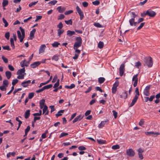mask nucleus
Listing matches in <instances>:
<instances>
[{
    "label": "nucleus",
    "instance_id": "0eeeda50",
    "mask_svg": "<svg viewBox=\"0 0 160 160\" xmlns=\"http://www.w3.org/2000/svg\"><path fill=\"white\" fill-rule=\"evenodd\" d=\"M125 66L124 64H122L119 68V74L121 76H122L123 75V74L124 72L125 68H124Z\"/></svg>",
    "mask_w": 160,
    "mask_h": 160
},
{
    "label": "nucleus",
    "instance_id": "f257e3e1",
    "mask_svg": "<svg viewBox=\"0 0 160 160\" xmlns=\"http://www.w3.org/2000/svg\"><path fill=\"white\" fill-rule=\"evenodd\" d=\"M19 29L22 33V36H21V32L19 31H17V34L18 38L20 39V42H22L25 37V31L24 29L21 27L19 28Z\"/></svg>",
    "mask_w": 160,
    "mask_h": 160
},
{
    "label": "nucleus",
    "instance_id": "dca6fc26",
    "mask_svg": "<svg viewBox=\"0 0 160 160\" xmlns=\"http://www.w3.org/2000/svg\"><path fill=\"white\" fill-rule=\"evenodd\" d=\"M48 107L46 105H45L43 109V114L45 113V115H48L49 113V111L48 110Z\"/></svg>",
    "mask_w": 160,
    "mask_h": 160
},
{
    "label": "nucleus",
    "instance_id": "8fccbe9b",
    "mask_svg": "<svg viewBox=\"0 0 160 160\" xmlns=\"http://www.w3.org/2000/svg\"><path fill=\"white\" fill-rule=\"evenodd\" d=\"M145 22H142L140 24V25L137 28V30H138L142 28L145 24Z\"/></svg>",
    "mask_w": 160,
    "mask_h": 160
},
{
    "label": "nucleus",
    "instance_id": "58836bf2",
    "mask_svg": "<svg viewBox=\"0 0 160 160\" xmlns=\"http://www.w3.org/2000/svg\"><path fill=\"white\" fill-rule=\"evenodd\" d=\"M68 135V133L64 132H62L61 133L60 135L59 136V138H61L62 137H64Z\"/></svg>",
    "mask_w": 160,
    "mask_h": 160
},
{
    "label": "nucleus",
    "instance_id": "338daca9",
    "mask_svg": "<svg viewBox=\"0 0 160 160\" xmlns=\"http://www.w3.org/2000/svg\"><path fill=\"white\" fill-rule=\"evenodd\" d=\"M0 89L2 91H5L6 90V87H5V86L3 85L0 86Z\"/></svg>",
    "mask_w": 160,
    "mask_h": 160
},
{
    "label": "nucleus",
    "instance_id": "4468645a",
    "mask_svg": "<svg viewBox=\"0 0 160 160\" xmlns=\"http://www.w3.org/2000/svg\"><path fill=\"white\" fill-rule=\"evenodd\" d=\"M138 98V97L136 96H134V98L132 99V101L129 106V107H132L134 105L136 102Z\"/></svg>",
    "mask_w": 160,
    "mask_h": 160
},
{
    "label": "nucleus",
    "instance_id": "680f3d73",
    "mask_svg": "<svg viewBox=\"0 0 160 160\" xmlns=\"http://www.w3.org/2000/svg\"><path fill=\"white\" fill-rule=\"evenodd\" d=\"M30 127L29 126H27V128L25 129V133H26V134H27V133H28V132L30 131Z\"/></svg>",
    "mask_w": 160,
    "mask_h": 160
},
{
    "label": "nucleus",
    "instance_id": "c756f323",
    "mask_svg": "<svg viewBox=\"0 0 160 160\" xmlns=\"http://www.w3.org/2000/svg\"><path fill=\"white\" fill-rule=\"evenodd\" d=\"M106 122V121H103L101 122L99 124L98 127L99 128H102L105 124Z\"/></svg>",
    "mask_w": 160,
    "mask_h": 160
},
{
    "label": "nucleus",
    "instance_id": "cd10ccee",
    "mask_svg": "<svg viewBox=\"0 0 160 160\" xmlns=\"http://www.w3.org/2000/svg\"><path fill=\"white\" fill-rule=\"evenodd\" d=\"M64 30L63 29H58V36L60 37L61 35L64 32Z\"/></svg>",
    "mask_w": 160,
    "mask_h": 160
},
{
    "label": "nucleus",
    "instance_id": "4d7b16f0",
    "mask_svg": "<svg viewBox=\"0 0 160 160\" xmlns=\"http://www.w3.org/2000/svg\"><path fill=\"white\" fill-rule=\"evenodd\" d=\"M94 26L98 28L102 27V25L100 23L98 22H95L94 23Z\"/></svg>",
    "mask_w": 160,
    "mask_h": 160
},
{
    "label": "nucleus",
    "instance_id": "39448f33",
    "mask_svg": "<svg viewBox=\"0 0 160 160\" xmlns=\"http://www.w3.org/2000/svg\"><path fill=\"white\" fill-rule=\"evenodd\" d=\"M150 86H147L145 88L143 91V94L146 96H148L150 95L149 89Z\"/></svg>",
    "mask_w": 160,
    "mask_h": 160
},
{
    "label": "nucleus",
    "instance_id": "c85d7f7f",
    "mask_svg": "<svg viewBox=\"0 0 160 160\" xmlns=\"http://www.w3.org/2000/svg\"><path fill=\"white\" fill-rule=\"evenodd\" d=\"M97 141L98 143L99 144H104L106 143V141L105 140H103L101 139H97Z\"/></svg>",
    "mask_w": 160,
    "mask_h": 160
},
{
    "label": "nucleus",
    "instance_id": "7c9ffc66",
    "mask_svg": "<svg viewBox=\"0 0 160 160\" xmlns=\"http://www.w3.org/2000/svg\"><path fill=\"white\" fill-rule=\"evenodd\" d=\"M8 2L7 0H3L2 2V6L3 7L6 6L8 4Z\"/></svg>",
    "mask_w": 160,
    "mask_h": 160
},
{
    "label": "nucleus",
    "instance_id": "bf43d9fd",
    "mask_svg": "<svg viewBox=\"0 0 160 160\" xmlns=\"http://www.w3.org/2000/svg\"><path fill=\"white\" fill-rule=\"evenodd\" d=\"M36 19L35 20V21L36 22H37L39 20H40L42 17V16H38V15L36 16Z\"/></svg>",
    "mask_w": 160,
    "mask_h": 160
},
{
    "label": "nucleus",
    "instance_id": "864d4df0",
    "mask_svg": "<svg viewBox=\"0 0 160 160\" xmlns=\"http://www.w3.org/2000/svg\"><path fill=\"white\" fill-rule=\"evenodd\" d=\"M64 17H65V16L63 14H61L60 15L58 16V20L62 19L64 18Z\"/></svg>",
    "mask_w": 160,
    "mask_h": 160
},
{
    "label": "nucleus",
    "instance_id": "0e129e2a",
    "mask_svg": "<svg viewBox=\"0 0 160 160\" xmlns=\"http://www.w3.org/2000/svg\"><path fill=\"white\" fill-rule=\"evenodd\" d=\"M112 112H113V115L114 116V118H116L117 117V112L115 110H113Z\"/></svg>",
    "mask_w": 160,
    "mask_h": 160
},
{
    "label": "nucleus",
    "instance_id": "bb28decb",
    "mask_svg": "<svg viewBox=\"0 0 160 160\" xmlns=\"http://www.w3.org/2000/svg\"><path fill=\"white\" fill-rule=\"evenodd\" d=\"M76 42H75L82 44V40L81 37H77L76 38Z\"/></svg>",
    "mask_w": 160,
    "mask_h": 160
},
{
    "label": "nucleus",
    "instance_id": "e2e57ef3",
    "mask_svg": "<svg viewBox=\"0 0 160 160\" xmlns=\"http://www.w3.org/2000/svg\"><path fill=\"white\" fill-rule=\"evenodd\" d=\"M34 94L33 92H31L29 93L28 95V98L30 99L32 98L34 96Z\"/></svg>",
    "mask_w": 160,
    "mask_h": 160
},
{
    "label": "nucleus",
    "instance_id": "4be33fe9",
    "mask_svg": "<svg viewBox=\"0 0 160 160\" xmlns=\"http://www.w3.org/2000/svg\"><path fill=\"white\" fill-rule=\"evenodd\" d=\"M64 110H62L59 111L57 113L55 114V116L57 118H58V117L62 115V114L64 113Z\"/></svg>",
    "mask_w": 160,
    "mask_h": 160
},
{
    "label": "nucleus",
    "instance_id": "3c124183",
    "mask_svg": "<svg viewBox=\"0 0 160 160\" xmlns=\"http://www.w3.org/2000/svg\"><path fill=\"white\" fill-rule=\"evenodd\" d=\"M38 2V1L37 2H32L29 4V6L30 7H31L32 6L35 5Z\"/></svg>",
    "mask_w": 160,
    "mask_h": 160
},
{
    "label": "nucleus",
    "instance_id": "f704fd0d",
    "mask_svg": "<svg viewBox=\"0 0 160 160\" xmlns=\"http://www.w3.org/2000/svg\"><path fill=\"white\" fill-rule=\"evenodd\" d=\"M18 75L17 77V78L19 79H22L24 78V74H17Z\"/></svg>",
    "mask_w": 160,
    "mask_h": 160
},
{
    "label": "nucleus",
    "instance_id": "6ab92c4d",
    "mask_svg": "<svg viewBox=\"0 0 160 160\" xmlns=\"http://www.w3.org/2000/svg\"><path fill=\"white\" fill-rule=\"evenodd\" d=\"M57 9L58 10V12L60 13H62L65 10V8L64 7L62 8L61 6L58 7Z\"/></svg>",
    "mask_w": 160,
    "mask_h": 160
},
{
    "label": "nucleus",
    "instance_id": "473e14b6",
    "mask_svg": "<svg viewBox=\"0 0 160 160\" xmlns=\"http://www.w3.org/2000/svg\"><path fill=\"white\" fill-rule=\"evenodd\" d=\"M104 44L103 42L100 41L98 44V47L100 49L102 48L103 47Z\"/></svg>",
    "mask_w": 160,
    "mask_h": 160
},
{
    "label": "nucleus",
    "instance_id": "13d9d810",
    "mask_svg": "<svg viewBox=\"0 0 160 160\" xmlns=\"http://www.w3.org/2000/svg\"><path fill=\"white\" fill-rule=\"evenodd\" d=\"M2 58L5 63H7L8 62V59L7 58H5L4 56H2Z\"/></svg>",
    "mask_w": 160,
    "mask_h": 160
},
{
    "label": "nucleus",
    "instance_id": "1a4fd4ad",
    "mask_svg": "<svg viewBox=\"0 0 160 160\" xmlns=\"http://www.w3.org/2000/svg\"><path fill=\"white\" fill-rule=\"evenodd\" d=\"M126 153L128 156L130 157H133L135 154L134 152L131 148L127 150L126 152Z\"/></svg>",
    "mask_w": 160,
    "mask_h": 160
},
{
    "label": "nucleus",
    "instance_id": "9d476101",
    "mask_svg": "<svg viewBox=\"0 0 160 160\" xmlns=\"http://www.w3.org/2000/svg\"><path fill=\"white\" fill-rule=\"evenodd\" d=\"M145 134L147 135L148 136H157L160 134L159 132H145Z\"/></svg>",
    "mask_w": 160,
    "mask_h": 160
},
{
    "label": "nucleus",
    "instance_id": "69168bd1",
    "mask_svg": "<svg viewBox=\"0 0 160 160\" xmlns=\"http://www.w3.org/2000/svg\"><path fill=\"white\" fill-rule=\"evenodd\" d=\"M72 12H73V11L72 10H70L66 11V12H65L64 14L66 15H68L70 14Z\"/></svg>",
    "mask_w": 160,
    "mask_h": 160
},
{
    "label": "nucleus",
    "instance_id": "a19ab883",
    "mask_svg": "<svg viewBox=\"0 0 160 160\" xmlns=\"http://www.w3.org/2000/svg\"><path fill=\"white\" fill-rule=\"evenodd\" d=\"M59 59L58 56L57 55H54L52 58V60L57 61Z\"/></svg>",
    "mask_w": 160,
    "mask_h": 160
},
{
    "label": "nucleus",
    "instance_id": "37998d69",
    "mask_svg": "<svg viewBox=\"0 0 160 160\" xmlns=\"http://www.w3.org/2000/svg\"><path fill=\"white\" fill-rule=\"evenodd\" d=\"M65 23L67 25L70 24V25H72V19H70L68 21L65 20Z\"/></svg>",
    "mask_w": 160,
    "mask_h": 160
},
{
    "label": "nucleus",
    "instance_id": "4c0bfd02",
    "mask_svg": "<svg viewBox=\"0 0 160 160\" xmlns=\"http://www.w3.org/2000/svg\"><path fill=\"white\" fill-rule=\"evenodd\" d=\"M9 84L8 81L7 80H4L3 82V85L5 86V87H7Z\"/></svg>",
    "mask_w": 160,
    "mask_h": 160
},
{
    "label": "nucleus",
    "instance_id": "20e7f679",
    "mask_svg": "<svg viewBox=\"0 0 160 160\" xmlns=\"http://www.w3.org/2000/svg\"><path fill=\"white\" fill-rule=\"evenodd\" d=\"M146 13L148 16L152 17H154L156 15V13L151 9L148 10L146 11Z\"/></svg>",
    "mask_w": 160,
    "mask_h": 160
},
{
    "label": "nucleus",
    "instance_id": "5fc2aeb1",
    "mask_svg": "<svg viewBox=\"0 0 160 160\" xmlns=\"http://www.w3.org/2000/svg\"><path fill=\"white\" fill-rule=\"evenodd\" d=\"M5 37L8 40L9 38L10 33L9 32L6 33L5 35Z\"/></svg>",
    "mask_w": 160,
    "mask_h": 160
},
{
    "label": "nucleus",
    "instance_id": "b1692460",
    "mask_svg": "<svg viewBox=\"0 0 160 160\" xmlns=\"http://www.w3.org/2000/svg\"><path fill=\"white\" fill-rule=\"evenodd\" d=\"M30 114V110H27L25 112L24 117L26 119L28 118Z\"/></svg>",
    "mask_w": 160,
    "mask_h": 160
},
{
    "label": "nucleus",
    "instance_id": "79ce46f5",
    "mask_svg": "<svg viewBox=\"0 0 160 160\" xmlns=\"http://www.w3.org/2000/svg\"><path fill=\"white\" fill-rule=\"evenodd\" d=\"M119 84V82L118 80H116L113 84L112 87L117 88Z\"/></svg>",
    "mask_w": 160,
    "mask_h": 160
},
{
    "label": "nucleus",
    "instance_id": "5701e85b",
    "mask_svg": "<svg viewBox=\"0 0 160 160\" xmlns=\"http://www.w3.org/2000/svg\"><path fill=\"white\" fill-rule=\"evenodd\" d=\"M25 69L24 68L18 70L17 72V74H23L24 73Z\"/></svg>",
    "mask_w": 160,
    "mask_h": 160
},
{
    "label": "nucleus",
    "instance_id": "f8f14e48",
    "mask_svg": "<svg viewBox=\"0 0 160 160\" xmlns=\"http://www.w3.org/2000/svg\"><path fill=\"white\" fill-rule=\"evenodd\" d=\"M31 83V80H28L22 82L21 85L23 87H26L28 86L29 84Z\"/></svg>",
    "mask_w": 160,
    "mask_h": 160
},
{
    "label": "nucleus",
    "instance_id": "72a5a7b5",
    "mask_svg": "<svg viewBox=\"0 0 160 160\" xmlns=\"http://www.w3.org/2000/svg\"><path fill=\"white\" fill-rule=\"evenodd\" d=\"M52 85L51 84L48 85L46 86H45L43 87V88L44 90L45 89H48L51 88L52 87Z\"/></svg>",
    "mask_w": 160,
    "mask_h": 160
},
{
    "label": "nucleus",
    "instance_id": "9b49d317",
    "mask_svg": "<svg viewBox=\"0 0 160 160\" xmlns=\"http://www.w3.org/2000/svg\"><path fill=\"white\" fill-rule=\"evenodd\" d=\"M41 63V62L39 61L35 62L31 64V68H34L39 66Z\"/></svg>",
    "mask_w": 160,
    "mask_h": 160
},
{
    "label": "nucleus",
    "instance_id": "603ef678",
    "mask_svg": "<svg viewBox=\"0 0 160 160\" xmlns=\"http://www.w3.org/2000/svg\"><path fill=\"white\" fill-rule=\"evenodd\" d=\"M92 3L94 5H98L100 4V2L98 0H96L92 2Z\"/></svg>",
    "mask_w": 160,
    "mask_h": 160
},
{
    "label": "nucleus",
    "instance_id": "2f4dec72",
    "mask_svg": "<svg viewBox=\"0 0 160 160\" xmlns=\"http://www.w3.org/2000/svg\"><path fill=\"white\" fill-rule=\"evenodd\" d=\"M105 80V79L103 77H100L98 79V82L100 84L103 83Z\"/></svg>",
    "mask_w": 160,
    "mask_h": 160
},
{
    "label": "nucleus",
    "instance_id": "ddd939ff",
    "mask_svg": "<svg viewBox=\"0 0 160 160\" xmlns=\"http://www.w3.org/2000/svg\"><path fill=\"white\" fill-rule=\"evenodd\" d=\"M84 116H82L81 115H79V116H77L73 120V123H74L78 121H80Z\"/></svg>",
    "mask_w": 160,
    "mask_h": 160
},
{
    "label": "nucleus",
    "instance_id": "f3484780",
    "mask_svg": "<svg viewBox=\"0 0 160 160\" xmlns=\"http://www.w3.org/2000/svg\"><path fill=\"white\" fill-rule=\"evenodd\" d=\"M36 31V30L35 29H33L31 31L30 35V39L32 40L34 38V34Z\"/></svg>",
    "mask_w": 160,
    "mask_h": 160
},
{
    "label": "nucleus",
    "instance_id": "6e6552de",
    "mask_svg": "<svg viewBox=\"0 0 160 160\" xmlns=\"http://www.w3.org/2000/svg\"><path fill=\"white\" fill-rule=\"evenodd\" d=\"M129 22L130 26L132 27H136L138 24L137 22H135L133 18H131L129 20Z\"/></svg>",
    "mask_w": 160,
    "mask_h": 160
},
{
    "label": "nucleus",
    "instance_id": "774afa93",
    "mask_svg": "<svg viewBox=\"0 0 160 160\" xmlns=\"http://www.w3.org/2000/svg\"><path fill=\"white\" fill-rule=\"evenodd\" d=\"M144 121L143 119H141L139 123V125L140 126H142V125L144 124Z\"/></svg>",
    "mask_w": 160,
    "mask_h": 160
},
{
    "label": "nucleus",
    "instance_id": "49530a36",
    "mask_svg": "<svg viewBox=\"0 0 160 160\" xmlns=\"http://www.w3.org/2000/svg\"><path fill=\"white\" fill-rule=\"evenodd\" d=\"M3 22L4 23V27H7L8 26V23L6 20L4 18H3L2 19Z\"/></svg>",
    "mask_w": 160,
    "mask_h": 160
},
{
    "label": "nucleus",
    "instance_id": "c03bdc74",
    "mask_svg": "<svg viewBox=\"0 0 160 160\" xmlns=\"http://www.w3.org/2000/svg\"><path fill=\"white\" fill-rule=\"evenodd\" d=\"M58 1L56 0H53L49 2L50 5H54Z\"/></svg>",
    "mask_w": 160,
    "mask_h": 160
},
{
    "label": "nucleus",
    "instance_id": "f03ea898",
    "mask_svg": "<svg viewBox=\"0 0 160 160\" xmlns=\"http://www.w3.org/2000/svg\"><path fill=\"white\" fill-rule=\"evenodd\" d=\"M146 65L148 67H151L153 64V61L152 58L151 57H146L144 60Z\"/></svg>",
    "mask_w": 160,
    "mask_h": 160
},
{
    "label": "nucleus",
    "instance_id": "c9c22d12",
    "mask_svg": "<svg viewBox=\"0 0 160 160\" xmlns=\"http://www.w3.org/2000/svg\"><path fill=\"white\" fill-rule=\"evenodd\" d=\"M11 46L13 49H14L15 48L14 40L13 38H12L10 39Z\"/></svg>",
    "mask_w": 160,
    "mask_h": 160
},
{
    "label": "nucleus",
    "instance_id": "e433bc0d",
    "mask_svg": "<svg viewBox=\"0 0 160 160\" xmlns=\"http://www.w3.org/2000/svg\"><path fill=\"white\" fill-rule=\"evenodd\" d=\"M60 43L57 42H55L52 45L53 47H58Z\"/></svg>",
    "mask_w": 160,
    "mask_h": 160
},
{
    "label": "nucleus",
    "instance_id": "a18cd8bd",
    "mask_svg": "<svg viewBox=\"0 0 160 160\" xmlns=\"http://www.w3.org/2000/svg\"><path fill=\"white\" fill-rule=\"evenodd\" d=\"M135 92L136 93V94L135 96H136L139 97V96L140 94H139V92L138 89V88H136L135 90Z\"/></svg>",
    "mask_w": 160,
    "mask_h": 160
},
{
    "label": "nucleus",
    "instance_id": "2eb2a0df",
    "mask_svg": "<svg viewBox=\"0 0 160 160\" xmlns=\"http://www.w3.org/2000/svg\"><path fill=\"white\" fill-rule=\"evenodd\" d=\"M128 14L130 16L131 18H133L135 20V18L137 16L135 12H130L128 13Z\"/></svg>",
    "mask_w": 160,
    "mask_h": 160
},
{
    "label": "nucleus",
    "instance_id": "6e6d98bb",
    "mask_svg": "<svg viewBox=\"0 0 160 160\" xmlns=\"http://www.w3.org/2000/svg\"><path fill=\"white\" fill-rule=\"evenodd\" d=\"M54 107L55 106L54 105L50 106L49 107V108L51 109V113H52L55 110Z\"/></svg>",
    "mask_w": 160,
    "mask_h": 160
},
{
    "label": "nucleus",
    "instance_id": "de8ad7c7",
    "mask_svg": "<svg viewBox=\"0 0 160 160\" xmlns=\"http://www.w3.org/2000/svg\"><path fill=\"white\" fill-rule=\"evenodd\" d=\"M119 148H120V146L119 145H118V144L113 145L112 147V148L114 150L118 149Z\"/></svg>",
    "mask_w": 160,
    "mask_h": 160
},
{
    "label": "nucleus",
    "instance_id": "393cba45",
    "mask_svg": "<svg viewBox=\"0 0 160 160\" xmlns=\"http://www.w3.org/2000/svg\"><path fill=\"white\" fill-rule=\"evenodd\" d=\"M5 75L8 79H9L11 77V72L9 71H7L5 72Z\"/></svg>",
    "mask_w": 160,
    "mask_h": 160
},
{
    "label": "nucleus",
    "instance_id": "ea45409f",
    "mask_svg": "<svg viewBox=\"0 0 160 160\" xmlns=\"http://www.w3.org/2000/svg\"><path fill=\"white\" fill-rule=\"evenodd\" d=\"M59 80L58 79L57 81V82L55 83L53 87L54 88H58V87L59 86Z\"/></svg>",
    "mask_w": 160,
    "mask_h": 160
},
{
    "label": "nucleus",
    "instance_id": "7ed1b4c3",
    "mask_svg": "<svg viewBox=\"0 0 160 160\" xmlns=\"http://www.w3.org/2000/svg\"><path fill=\"white\" fill-rule=\"evenodd\" d=\"M77 12L78 13L80 17L81 20H82L84 18V15L83 12L82 11L81 9L78 6H77L76 7Z\"/></svg>",
    "mask_w": 160,
    "mask_h": 160
},
{
    "label": "nucleus",
    "instance_id": "a878e982",
    "mask_svg": "<svg viewBox=\"0 0 160 160\" xmlns=\"http://www.w3.org/2000/svg\"><path fill=\"white\" fill-rule=\"evenodd\" d=\"M82 44L75 42L73 48L74 49H76L79 47H81Z\"/></svg>",
    "mask_w": 160,
    "mask_h": 160
},
{
    "label": "nucleus",
    "instance_id": "aec40b11",
    "mask_svg": "<svg viewBox=\"0 0 160 160\" xmlns=\"http://www.w3.org/2000/svg\"><path fill=\"white\" fill-rule=\"evenodd\" d=\"M45 48L46 46L45 44L41 45L39 50V53L43 52L44 51V49Z\"/></svg>",
    "mask_w": 160,
    "mask_h": 160
},
{
    "label": "nucleus",
    "instance_id": "412c9836",
    "mask_svg": "<svg viewBox=\"0 0 160 160\" xmlns=\"http://www.w3.org/2000/svg\"><path fill=\"white\" fill-rule=\"evenodd\" d=\"M75 32L71 31V30H68L67 31V35L69 37H71L75 34Z\"/></svg>",
    "mask_w": 160,
    "mask_h": 160
},
{
    "label": "nucleus",
    "instance_id": "052dcab7",
    "mask_svg": "<svg viewBox=\"0 0 160 160\" xmlns=\"http://www.w3.org/2000/svg\"><path fill=\"white\" fill-rule=\"evenodd\" d=\"M2 48L4 50H7L8 51H10L11 49L9 48V46H2Z\"/></svg>",
    "mask_w": 160,
    "mask_h": 160
},
{
    "label": "nucleus",
    "instance_id": "423d86ee",
    "mask_svg": "<svg viewBox=\"0 0 160 160\" xmlns=\"http://www.w3.org/2000/svg\"><path fill=\"white\" fill-rule=\"evenodd\" d=\"M138 74H137L134 75L132 78V81H134L133 85L134 87H135L137 85L138 81Z\"/></svg>",
    "mask_w": 160,
    "mask_h": 160
},
{
    "label": "nucleus",
    "instance_id": "a211bd4d",
    "mask_svg": "<svg viewBox=\"0 0 160 160\" xmlns=\"http://www.w3.org/2000/svg\"><path fill=\"white\" fill-rule=\"evenodd\" d=\"M127 98V93L126 91L122 92L120 95V98L122 99H126Z\"/></svg>",
    "mask_w": 160,
    "mask_h": 160
},
{
    "label": "nucleus",
    "instance_id": "09e8293b",
    "mask_svg": "<svg viewBox=\"0 0 160 160\" xmlns=\"http://www.w3.org/2000/svg\"><path fill=\"white\" fill-rule=\"evenodd\" d=\"M18 82V80L17 79H16L12 80V84L13 86H14Z\"/></svg>",
    "mask_w": 160,
    "mask_h": 160
}]
</instances>
